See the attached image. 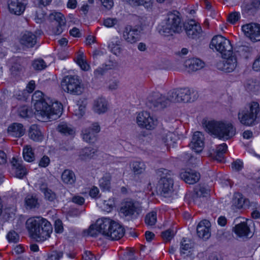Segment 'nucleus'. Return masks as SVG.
<instances>
[{
    "mask_svg": "<svg viewBox=\"0 0 260 260\" xmlns=\"http://www.w3.org/2000/svg\"><path fill=\"white\" fill-rule=\"evenodd\" d=\"M111 175L109 173H105L99 180V186L103 190H109L111 188Z\"/></svg>",
    "mask_w": 260,
    "mask_h": 260,
    "instance_id": "c9c22d12",
    "label": "nucleus"
},
{
    "mask_svg": "<svg viewBox=\"0 0 260 260\" xmlns=\"http://www.w3.org/2000/svg\"><path fill=\"white\" fill-rule=\"evenodd\" d=\"M137 123L139 126L150 130L154 129L157 125V120L153 118L149 112L143 111L138 113Z\"/></svg>",
    "mask_w": 260,
    "mask_h": 260,
    "instance_id": "f8f14e48",
    "label": "nucleus"
},
{
    "mask_svg": "<svg viewBox=\"0 0 260 260\" xmlns=\"http://www.w3.org/2000/svg\"><path fill=\"white\" fill-rule=\"evenodd\" d=\"M259 111V105L257 102L249 103L239 110L238 114V119L244 125H254L258 123V114Z\"/></svg>",
    "mask_w": 260,
    "mask_h": 260,
    "instance_id": "39448f33",
    "label": "nucleus"
},
{
    "mask_svg": "<svg viewBox=\"0 0 260 260\" xmlns=\"http://www.w3.org/2000/svg\"><path fill=\"white\" fill-rule=\"evenodd\" d=\"M50 164V158L48 156L44 155L40 160L39 165L41 167L45 168Z\"/></svg>",
    "mask_w": 260,
    "mask_h": 260,
    "instance_id": "680f3d73",
    "label": "nucleus"
},
{
    "mask_svg": "<svg viewBox=\"0 0 260 260\" xmlns=\"http://www.w3.org/2000/svg\"><path fill=\"white\" fill-rule=\"evenodd\" d=\"M122 37L128 43H135L140 39V30L135 27L128 25L123 30Z\"/></svg>",
    "mask_w": 260,
    "mask_h": 260,
    "instance_id": "f3484780",
    "label": "nucleus"
},
{
    "mask_svg": "<svg viewBox=\"0 0 260 260\" xmlns=\"http://www.w3.org/2000/svg\"><path fill=\"white\" fill-rule=\"evenodd\" d=\"M76 62L82 70L84 71H88L89 70L90 67L84 59V56L83 53H80L77 55Z\"/></svg>",
    "mask_w": 260,
    "mask_h": 260,
    "instance_id": "49530a36",
    "label": "nucleus"
},
{
    "mask_svg": "<svg viewBox=\"0 0 260 260\" xmlns=\"http://www.w3.org/2000/svg\"><path fill=\"white\" fill-rule=\"evenodd\" d=\"M130 166L132 171L135 175L143 173L146 169L145 164L141 161H134L131 162Z\"/></svg>",
    "mask_w": 260,
    "mask_h": 260,
    "instance_id": "e433bc0d",
    "label": "nucleus"
},
{
    "mask_svg": "<svg viewBox=\"0 0 260 260\" xmlns=\"http://www.w3.org/2000/svg\"><path fill=\"white\" fill-rule=\"evenodd\" d=\"M148 103L151 107L161 109L166 107L171 102L169 94L166 97L159 92H153L147 98Z\"/></svg>",
    "mask_w": 260,
    "mask_h": 260,
    "instance_id": "9b49d317",
    "label": "nucleus"
},
{
    "mask_svg": "<svg viewBox=\"0 0 260 260\" xmlns=\"http://www.w3.org/2000/svg\"><path fill=\"white\" fill-rule=\"evenodd\" d=\"M32 67L36 71H41L45 69L47 65L43 59H37L32 61Z\"/></svg>",
    "mask_w": 260,
    "mask_h": 260,
    "instance_id": "8fccbe9b",
    "label": "nucleus"
},
{
    "mask_svg": "<svg viewBox=\"0 0 260 260\" xmlns=\"http://www.w3.org/2000/svg\"><path fill=\"white\" fill-rule=\"evenodd\" d=\"M209 197V190L207 187L198 185L194 188L192 200L195 204L201 206L205 203Z\"/></svg>",
    "mask_w": 260,
    "mask_h": 260,
    "instance_id": "2eb2a0df",
    "label": "nucleus"
},
{
    "mask_svg": "<svg viewBox=\"0 0 260 260\" xmlns=\"http://www.w3.org/2000/svg\"><path fill=\"white\" fill-rule=\"evenodd\" d=\"M206 130L220 139L226 140L236 134V129L229 122L209 121L205 124Z\"/></svg>",
    "mask_w": 260,
    "mask_h": 260,
    "instance_id": "20e7f679",
    "label": "nucleus"
},
{
    "mask_svg": "<svg viewBox=\"0 0 260 260\" xmlns=\"http://www.w3.org/2000/svg\"><path fill=\"white\" fill-rule=\"evenodd\" d=\"M228 146L226 144L223 143L218 145L213 155V158L217 161L221 162L223 159V154L227 150Z\"/></svg>",
    "mask_w": 260,
    "mask_h": 260,
    "instance_id": "f704fd0d",
    "label": "nucleus"
},
{
    "mask_svg": "<svg viewBox=\"0 0 260 260\" xmlns=\"http://www.w3.org/2000/svg\"><path fill=\"white\" fill-rule=\"evenodd\" d=\"M63 253L62 252L54 251L51 254L50 258L51 260H59L62 257Z\"/></svg>",
    "mask_w": 260,
    "mask_h": 260,
    "instance_id": "338daca9",
    "label": "nucleus"
},
{
    "mask_svg": "<svg viewBox=\"0 0 260 260\" xmlns=\"http://www.w3.org/2000/svg\"><path fill=\"white\" fill-rule=\"evenodd\" d=\"M233 202L238 208H242L244 204V199L243 198H235Z\"/></svg>",
    "mask_w": 260,
    "mask_h": 260,
    "instance_id": "0e129e2a",
    "label": "nucleus"
},
{
    "mask_svg": "<svg viewBox=\"0 0 260 260\" xmlns=\"http://www.w3.org/2000/svg\"><path fill=\"white\" fill-rule=\"evenodd\" d=\"M23 1L24 0H10L8 3L10 12L15 15H21L25 8Z\"/></svg>",
    "mask_w": 260,
    "mask_h": 260,
    "instance_id": "a878e982",
    "label": "nucleus"
},
{
    "mask_svg": "<svg viewBox=\"0 0 260 260\" xmlns=\"http://www.w3.org/2000/svg\"><path fill=\"white\" fill-rule=\"evenodd\" d=\"M129 3L134 6H143L146 8H150L152 5V0H128Z\"/></svg>",
    "mask_w": 260,
    "mask_h": 260,
    "instance_id": "de8ad7c7",
    "label": "nucleus"
},
{
    "mask_svg": "<svg viewBox=\"0 0 260 260\" xmlns=\"http://www.w3.org/2000/svg\"><path fill=\"white\" fill-rule=\"evenodd\" d=\"M240 55L244 58H248L251 54L255 52L254 48L250 46H243L241 47L238 50Z\"/></svg>",
    "mask_w": 260,
    "mask_h": 260,
    "instance_id": "79ce46f5",
    "label": "nucleus"
},
{
    "mask_svg": "<svg viewBox=\"0 0 260 260\" xmlns=\"http://www.w3.org/2000/svg\"><path fill=\"white\" fill-rule=\"evenodd\" d=\"M171 102H193L199 96L198 92L187 88L173 89L168 92Z\"/></svg>",
    "mask_w": 260,
    "mask_h": 260,
    "instance_id": "0eeeda50",
    "label": "nucleus"
},
{
    "mask_svg": "<svg viewBox=\"0 0 260 260\" xmlns=\"http://www.w3.org/2000/svg\"><path fill=\"white\" fill-rule=\"evenodd\" d=\"M177 138L178 137L175 133L166 131L163 132L159 138L162 143L170 147L174 146Z\"/></svg>",
    "mask_w": 260,
    "mask_h": 260,
    "instance_id": "bb28decb",
    "label": "nucleus"
},
{
    "mask_svg": "<svg viewBox=\"0 0 260 260\" xmlns=\"http://www.w3.org/2000/svg\"><path fill=\"white\" fill-rule=\"evenodd\" d=\"M36 109L35 115L42 120H52L58 118L62 114L63 107L61 103L52 102L50 99H44L43 93L36 91L32 95Z\"/></svg>",
    "mask_w": 260,
    "mask_h": 260,
    "instance_id": "f257e3e1",
    "label": "nucleus"
},
{
    "mask_svg": "<svg viewBox=\"0 0 260 260\" xmlns=\"http://www.w3.org/2000/svg\"><path fill=\"white\" fill-rule=\"evenodd\" d=\"M9 242L17 243L19 241V236L14 231H10L7 235Z\"/></svg>",
    "mask_w": 260,
    "mask_h": 260,
    "instance_id": "5fc2aeb1",
    "label": "nucleus"
},
{
    "mask_svg": "<svg viewBox=\"0 0 260 260\" xmlns=\"http://www.w3.org/2000/svg\"><path fill=\"white\" fill-rule=\"evenodd\" d=\"M237 66V60L234 55L229 56L227 58L220 60L216 63V67L218 70L227 73L234 71Z\"/></svg>",
    "mask_w": 260,
    "mask_h": 260,
    "instance_id": "a211bd4d",
    "label": "nucleus"
},
{
    "mask_svg": "<svg viewBox=\"0 0 260 260\" xmlns=\"http://www.w3.org/2000/svg\"><path fill=\"white\" fill-rule=\"evenodd\" d=\"M184 27L188 37L192 39L197 37L202 31L200 24L193 19L189 20L184 25Z\"/></svg>",
    "mask_w": 260,
    "mask_h": 260,
    "instance_id": "aec40b11",
    "label": "nucleus"
},
{
    "mask_svg": "<svg viewBox=\"0 0 260 260\" xmlns=\"http://www.w3.org/2000/svg\"><path fill=\"white\" fill-rule=\"evenodd\" d=\"M19 115L22 117H26L29 116V113H30V111L26 106H22L19 110Z\"/></svg>",
    "mask_w": 260,
    "mask_h": 260,
    "instance_id": "bf43d9fd",
    "label": "nucleus"
},
{
    "mask_svg": "<svg viewBox=\"0 0 260 260\" xmlns=\"http://www.w3.org/2000/svg\"><path fill=\"white\" fill-rule=\"evenodd\" d=\"M83 260H96L95 256L90 252L86 251L82 255Z\"/></svg>",
    "mask_w": 260,
    "mask_h": 260,
    "instance_id": "e2e57ef3",
    "label": "nucleus"
},
{
    "mask_svg": "<svg viewBox=\"0 0 260 260\" xmlns=\"http://www.w3.org/2000/svg\"><path fill=\"white\" fill-rule=\"evenodd\" d=\"M61 86L64 91L76 95L81 94L84 89L79 78L75 76L66 77L62 81Z\"/></svg>",
    "mask_w": 260,
    "mask_h": 260,
    "instance_id": "1a4fd4ad",
    "label": "nucleus"
},
{
    "mask_svg": "<svg viewBox=\"0 0 260 260\" xmlns=\"http://www.w3.org/2000/svg\"><path fill=\"white\" fill-rule=\"evenodd\" d=\"M28 136L35 141H41L43 139L42 133L38 125H32L29 129Z\"/></svg>",
    "mask_w": 260,
    "mask_h": 260,
    "instance_id": "473e14b6",
    "label": "nucleus"
},
{
    "mask_svg": "<svg viewBox=\"0 0 260 260\" xmlns=\"http://www.w3.org/2000/svg\"><path fill=\"white\" fill-rule=\"evenodd\" d=\"M61 179L64 183L72 185L76 181V176L73 171L67 169L62 172Z\"/></svg>",
    "mask_w": 260,
    "mask_h": 260,
    "instance_id": "72a5a7b5",
    "label": "nucleus"
},
{
    "mask_svg": "<svg viewBox=\"0 0 260 260\" xmlns=\"http://www.w3.org/2000/svg\"><path fill=\"white\" fill-rule=\"evenodd\" d=\"M253 69L256 71H260V55L254 60L253 63Z\"/></svg>",
    "mask_w": 260,
    "mask_h": 260,
    "instance_id": "774afa93",
    "label": "nucleus"
},
{
    "mask_svg": "<svg viewBox=\"0 0 260 260\" xmlns=\"http://www.w3.org/2000/svg\"><path fill=\"white\" fill-rule=\"evenodd\" d=\"M11 72L14 75H17L18 74L23 72L24 70V66L20 63V61L15 62L12 66L11 69Z\"/></svg>",
    "mask_w": 260,
    "mask_h": 260,
    "instance_id": "3c124183",
    "label": "nucleus"
},
{
    "mask_svg": "<svg viewBox=\"0 0 260 260\" xmlns=\"http://www.w3.org/2000/svg\"><path fill=\"white\" fill-rule=\"evenodd\" d=\"M50 19L53 21L52 24H60L66 25V19L64 16L59 12H53L50 15Z\"/></svg>",
    "mask_w": 260,
    "mask_h": 260,
    "instance_id": "c03bdc74",
    "label": "nucleus"
},
{
    "mask_svg": "<svg viewBox=\"0 0 260 260\" xmlns=\"http://www.w3.org/2000/svg\"><path fill=\"white\" fill-rule=\"evenodd\" d=\"M180 177L186 183L193 184L199 180L200 174L195 170L187 169L180 173Z\"/></svg>",
    "mask_w": 260,
    "mask_h": 260,
    "instance_id": "4be33fe9",
    "label": "nucleus"
},
{
    "mask_svg": "<svg viewBox=\"0 0 260 260\" xmlns=\"http://www.w3.org/2000/svg\"><path fill=\"white\" fill-rule=\"evenodd\" d=\"M101 131V127L98 122H94L89 127L82 131V138L87 142H92L95 139L98 133Z\"/></svg>",
    "mask_w": 260,
    "mask_h": 260,
    "instance_id": "6ab92c4d",
    "label": "nucleus"
},
{
    "mask_svg": "<svg viewBox=\"0 0 260 260\" xmlns=\"http://www.w3.org/2000/svg\"><path fill=\"white\" fill-rule=\"evenodd\" d=\"M57 131L64 135H73L74 130L66 123H61L57 126Z\"/></svg>",
    "mask_w": 260,
    "mask_h": 260,
    "instance_id": "37998d69",
    "label": "nucleus"
},
{
    "mask_svg": "<svg viewBox=\"0 0 260 260\" xmlns=\"http://www.w3.org/2000/svg\"><path fill=\"white\" fill-rule=\"evenodd\" d=\"M99 189L97 187L93 186L89 191V195L93 198H98L99 194Z\"/></svg>",
    "mask_w": 260,
    "mask_h": 260,
    "instance_id": "69168bd1",
    "label": "nucleus"
},
{
    "mask_svg": "<svg viewBox=\"0 0 260 260\" xmlns=\"http://www.w3.org/2000/svg\"><path fill=\"white\" fill-rule=\"evenodd\" d=\"M175 232L171 229L167 230L161 233V236L165 242L170 241L174 236Z\"/></svg>",
    "mask_w": 260,
    "mask_h": 260,
    "instance_id": "603ef678",
    "label": "nucleus"
},
{
    "mask_svg": "<svg viewBox=\"0 0 260 260\" xmlns=\"http://www.w3.org/2000/svg\"><path fill=\"white\" fill-rule=\"evenodd\" d=\"M243 162L239 159H237L232 164V168L236 171H239L243 168Z\"/></svg>",
    "mask_w": 260,
    "mask_h": 260,
    "instance_id": "052dcab7",
    "label": "nucleus"
},
{
    "mask_svg": "<svg viewBox=\"0 0 260 260\" xmlns=\"http://www.w3.org/2000/svg\"><path fill=\"white\" fill-rule=\"evenodd\" d=\"M26 228L29 237L37 242H44L50 237L52 226L49 221L41 216L28 218Z\"/></svg>",
    "mask_w": 260,
    "mask_h": 260,
    "instance_id": "f03ea898",
    "label": "nucleus"
},
{
    "mask_svg": "<svg viewBox=\"0 0 260 260\" xmlns=\"http://www.w3.org/2000/svg\"><path fill=\"white\" fill-rule=\"evenodd\" d=\"M185 66L191 71H196L203 68L204 62L199 58L187 59L185 62Z\"/></svg>",
    "mask_w": 260,
    "mask_h": 260,
    "instance_id": "c756f323",
    "label": "nucleus"
},
{
    "mask_svg": "<svg viewBox=\"0 0 260 260\" xmlns=\"http://www.w3.org/2000/svg\"><path fill=\"white\" fill-rule=\"evenodd\" d=\"M210 222L207 220L200 221L197 227V235L200 238L207 240L211 236Z\"/></svg>",
    "mask_w": 260,
    "mask_h": 260,
    "instance_id": "5701e85b",
    "label": "nucleus"
},
{
    "mask_svg": "<svg viewBox=\"0 0 260 260\" xmlns=\"http://www.w3.org/2000/svg\"><path fill=\"white\" fill-rule=\"evenodd\" d=\"M242 30L245 36L252 42L260 41V24L250 23L243 25Z\"/></svg>",
    "mask_w": 260,
    "mask_h": 260,
    "instance_id": "ddd939ff",
    "label": "nucleus"
},
{
    "mask_svg": "<svg viewBox=\"0 0 260 260\" xmlns=\"http://www.w3.org/2000/svg\"><path fill=\"white\" fill-rule=\"evenodd\" d=\"M23 155L24 159L27 161L31 162L35 159V154L34 151L29 145H26L24 147Z\"/></svg>",
    "mask_w": 260,
    "mask_h": 260,
    "instance_id": "58836bf2",
    "label": "nucleus"
},
{
    "mask_svg": "<svg viewBox=\"0 0 260 260\" xmlns=\"http://www.w3.org/2000/svg\"><path fill=\"white\" fill-rule=\"evenodd\" d=\"M157 221V213L155 211H151L146 214L145 223L148 226L154 225Z\"/></svg>",
    "mask_w": 260,
    "mask_h": 260,
    "instance_id": "a18cd8bd",
    "label": "nucleus"
},
{
    "mask_svg": "<svg viewBox=\"0 0 260 260\" xmlns=\"http://www.w3.org/2000/svg\"><path fill=\"white\" fill-rule=\"evenodd\" d=\"M178 14V12H176V13H169L168 14L167 19L159 26V32L161 35L172 36L181 31V19Z\"/></svg>",
    "mask_w": 260,
    "mask_h": 260,
    "instance_id": "423d86ee",
    "label": "nucleus"
},
{
    "mask_svg": "<svg viewBox=\"0 0 260 260\" xmlns=\"http://www.w3.org/2000/svg\"><path fill=\"white\" fill-rule=\"evenodd\" d=\"M204 135L202 133L198 131L194 132L189 144L190 148L197 153L201 152L204 146Z\"/></svg>",
    "mask_w": 260,
    "mask_h": 260,
    "instance_id": "412c9836",
    "label": "nucleus"
},
{
    "mask_svg": "<svg viewBox=\"0 0 260 260\" xmlns=\"http://www.w3.org/2000/svg\"><path fill=\"white\" fill-rule=\"evenodd\" d=\"M11 172L16 177L22 179L27 174V169L23 165L21 160L13 157L11 160Z\"/></svg>",
    "mask_w": 260,
    "mask_h": 260,
    "instance_id": "dca6fc26",
    "label": "nucleus"
},
{
    "mask_svg": "<svg viewBox=\"0 0 260 260\" xmlns=\"http://www.w3.org/2000/svg\"><path fill=\"white\" fill-rule=\"evenodd\" d=\"M194 247L193 242L190 239L183 238L180 243V253L181 255H187L191 253Z\"/></svg>",
    "mask_w": 260,
    "mask_h": 260,
    "instance_id": "7c9ffc66",
    "label": "nucleus"
},
{
    "mask_svg": "<svg viewBox=\"0 0 260 260\" xmlns=\"http://www.w3.org/2000/svg\"><path fill=\"white\" fill-rule=\"evenodd\" d=\"M37 42V38L36 35L28 31L23 32L19 39L20 44L27 48H32Z\"/></svg>",
    "mask_w": 260,
    "mask_h": 260,
    "instance_id": "b1692460",
    "label": "nucleus"
},
{
    "mask_svg": "<svg viewBox=\"0 0 260 260\" xmlns=\"http://www.w3.org/2000/svg\"><path fill=\"white\" fill-rule=\"evenodd\" d=\"M55 232L57 233H61L63 232V228L62 221L60 219H57L54 223Z\"/></svg>",
    "mask_w": 260,
    "mask_h": 260,
    "instance_id": "13d9d810",
    "label": "nucleus"
},
{
    "mask_svg": "<svg viewBox=\"0 0 260 260\" xmlns=\"http://www.w3.org/2000/svg\"><path fill=\"white\" fill-rule=\"evenodd\" d=\"M95 150L91 147H85L80 150L79 157L82 160L91 158L95 153Z\"/></svg>",
    "mask_w": 260,
    "mask_h": 260,
    "instance_id": "a19ab883",
    "label": "nucleus"
},
{
    "mask_svg": "<svg viewBox=\"0 0 260 260\" xmlns=\"http://www.w3.org/2000/svg\"><path fill=\"white\" fill-rule=\"evenodd\" d=\"M140 204L132 201H126L120 209V211L125 216L136 217L141 212Z\"/></svg>",
    "mask_w": 260,
    "mask_h": 260,
    "instance_id": "4468645a",
    "label": "nucleus"
},
{
    "mask_svg": "<svg viewBox=\"0 0 260 260\" xmlns=\"http://www.w3.org/2000/svg\"><path fill=\"white\" fill-rule=\"evenodd\" d=\"M234 233L239 237L249 238L252 236V232L246 222L237 224L233 228Z\"/></svg>",
    "mask_w": 260,
    "mask_h": 260,
    "instance_id": "393cba45",
    "label": "nucleus"
},
{
    "mask_svg": "<svg viewBox=\"0 0 260 260\" xmlns=\"http://www.w3.org/2000/svg\"><path fill=\"white\" fill-rule=\"evenodd\" d=\"M246 89L250 92H257L260 88L259 83L253 80H248L245 85Z\"/></svg>",
    "mask_w": 260,
    "mask_h": 260,
    "instance_id": "09e8293b",
    "label": "nucleus"
},
{
    "mask_svg": "<svg viewBox=\"0 0 260 260\" xmlns=\"http://www.w3.org/2000/svg\"><path fill=\"white\" fill-rule=\"evenodd\" d=\"M156 174L160 177L157 184V188L160 193L165 196L171 193L174 184L171 172L167 169L160 168L156 171Z\"/></svg>",
    "mask_w": 260,
    "mask_h": 260,
    "instance_id": "6e6552de",
    "label": "nucleus"
},
{
    "mask_svg": "<svg viewBox=\"0 0 260 260\" xmlns=\"http://www.w3.org/2000/svg\"><path fill=\"white\" fill-rule=\"evenodd\" d=\"M211 48H215L216 50L220 52L225 57L230 55L232 52L233 47L229 40L221 35L214 36L211 42Z\"/></svg>",
    "mask_w": 260,
    "mask_h": 260,
    "instance_id": "9d476101",
    "label": "nucleus"
},
{
    "mask_svg": "<svg viewBox=\"0 0 260 260\" xmlns=\"http://www.w3.org/2000/svg\"><path fill=\"white\" fill-rule=\"evenodd\" d=\"M52 25L54 26L52 27V32L56 35H58L61 34L64 27H65V25H61L60 24H52Z\"/></svg>",
    "mask_w": 260,
    "mask_h": 260,
    "instance_id": "4d7b16f0",
    "label": "nucleus"
},
{
    "mask_svg": "<svg viewBox=\"0 0 260 260\" xmlns=\"http://www.w3.org/2000/svg\"><path fill=\"white\" fill-rule=\"evenodd\" d=\"M108 48L109 50L114 54L119 56L122 51V49L120 46V42L116 41L115 42L112 41L108 44Z\"/></svg>",
    "mask_w": 260,
    "mask_h": 260,
    "instance_id": "ea45409f",
    "label": "nucleus"
},
{
    "mask_svg": "<svg viewBox=\"0 0 260 260\" xmlns=\"http://www.w3.org/2000/svg\"><path fill=\"white\" fill-rule=\"evenodd\" d=\"M87 235L91 237H96L99 233L102 234V230L96 225V222L94 225H91L89 226L87 231Z\"/></svg>",
    "mask_w": 260,
    "mask_h": 260,
    "instance_id": "864d4df0",
    "label": "nucleus"
},
{
    "mask_svg": "<svg viewBox=\"0 0 260 260\" xmlns=\"http://www.w3.org/2000/svg\"><path fill=\"white\" fill-rule=\"evenodd\" d=\"M240 18V14L239 12H234L230 13L228 17V21L231 23L234 24Z\"/></svg>",
    "mask_w": 260,
    "mask_h": 260,
    "instance_id": "6e6d98bb",
    "label": "nucleus"
},
{
    "mask_svg": "<svg viewBox=\"0 0 260 260\" xmlns=\"http://www.w3.org/2000/svg\"><path fill=\"white\" fill-rule=\"evenodd\" d=\"M108 109V102L105 98H100L94 101L93 110L98 114L105 113Z\"/></svg>",
    "mask_w": 260,
    "mask_h": 260,
    "instance_id": "c85d7f7f",
    "label": "nucleus"
},
{
    "mask_svg": "<svg viewBox=\"0 0 260 260\" xmlns=\"http://www.w3.org/2000/svg\"><path fill=\"white\" fill-rule=\"evenodd\" d=\"M25 205L27 209H32L39 207L38 198L32 195H28L25 199Z\"/></svg>",
    "mask_w": 260,
    "mask_h": 260,
    "instance_id": "4c0bfd02",
    "label": "nucleus"
},
{
    "mask_svg": "<svg viewBox=\"0 0 260 260\" xmlns=\"http://www.w3.org/2000/svg\"><path fill=\"white\" fill-rule=\"evenodd\" d=\"M39 188L41 191L44 194L46 200L53 202L56 199L57 196L56 193L48 187L46 183H43L40 184Z\"/></svg>",
    "mask_w": 260,
    "mask_h": 260,
    "instance_id": "2f4dec72",
    "label": "nucleus"
},
{
    "mask_svg": "<svg viewBox=\"0 0 260 260\" xmlns=\"http://www.w3.org/2000/svg\"><path fill=\"white\" fill-rule=\"evenodd\" d=\"M8 133L12 137L19 138L24 135L25 129L22 124L13 123L8 127Z\"/></svg>",
    "mask_w": 260,
    "mask_h": 260,
    "instance_id": "cd10ccee",
    "label": "nucleus"
},
{
    "mask_svg": "<svg viewBox=\"0 0 260 260\" xmlns=\"http://www.w3.org/2000/svg\"><path fill=\"white\" fill-rule=\"evenodd\" d=\"M96 225L102 230V234L108 239L118 240L124 235L123 228L110 218L99 219L96 220Z\"/></svg>",
    "mask_w": 260,
    "mask_h": 260,
    "instance_id": "7ed1b4c3",
    "label": "nucleus"
}]
</instances>
